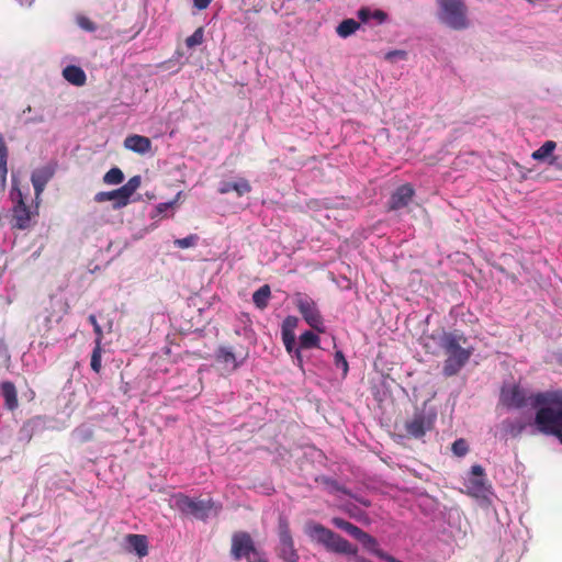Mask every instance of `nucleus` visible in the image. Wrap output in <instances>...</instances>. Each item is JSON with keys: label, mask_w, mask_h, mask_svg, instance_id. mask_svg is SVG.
Returning a JSON list of instances; mask_svg holds the SVG:
<instances>
[{"label": "nucleus", "mask_w": 562, "mask_h": 562, "mask_svg": "<svg viewBox=\"0 0 562 562\" xmlns=\"http://www.w3.org/2000/svg\"><path fill=\"white\" fill-rule=\"evenodd\" d=\"M8 159L0 160V175L3 179H5L8 173V167H7Z\"/></svg>", "instance_id": "nucleus-46"}, {"label": "nucleus", "mask_w": 562, "mask_h": 562, "mask_svg": "<svg viewBox=\"0 0 562 562\" xmlns=\"http://www.w3.org/2000/svg\"><path fill=\"white\" fill-rule=\"evenodd\" d=\"M102 344L100 341H94V348L91 355L90 367L95 373H100L102 369Z\"/></svg>", "instance_id": "nucleus-27"}, {"label": "nucleus", "mask_w": 562, "mask_h": 562, "mask_svg": "<svg viewBox=\"0 0 562 562\" xmlns=\"http://www.w3.org/2000/svg\"><path fill=\"white\" fill-rule=\"evenodd\" d=\"M524 427H525V426H524V425H521V424H519L517 427L513 426V427H512V432H513L514 435H518V434H520V432L524 430Z\"/></svg>", "instance_id": "nucleus-48"}, {"label": "nucleus", "mask_w": 562, "mask_h": 562, "mask_svg": "<svg viewBox=\"0 0 562 562\" xmlns=\"http://www.w3.org/2000/svg\"><path fill=\"white\" fill-rule=\"evenodd\" d=\"M220 193L225 194L235 191L238 196H243L251 191V186L246 179H240L237 182H224L218 189Z\"/></svg>", "instance_id": "nucleus-20"}, {"label": "nucleus", "mask_w": 562, "mask_h": 562, "mask_svg": "<svg viewBox=\"0 0 562 562\" xmlns=\"http://www.w3.org/2000/svg\"><path fill=\"white\" fill-rule=\"evenodd\" d=\"M257 549L251 536L246 531H236L232 536L231 554L235 560L249 559L250 554H257Z\"/></svg>", "instance_id": "nucleus-10"}, {"label": "nucleus", "mask_w": 562, "mask_h": 562, "mask_svg": "<svg viewBox=\"0 0 562 562\" xmlns=\"http://www.w3.org/2000/svg\"><path fill=\"white\" fill-rule=\"evenodd\" d=\"M371 9L368 7H362L358 10L357 15L361 22H368L371 19Z\"/></svg>", "instance_id": "nucleus-41"}, {"label": "nucleus", "mask_w": 562, "mask_h": 562, "mask_svg": "<svg viewBox=\"0 0 562 562\" xmlns=\"http://www.w3.org/2000/svg\"><path fill=\"white\" fill-rule=\"evenodd\" d=\"M63 77L69 83L76 87H82L86 85L87 76L82 68L69 65L63 69Z\"/></svg>", "instance_id": "nucleus-17"}, {"label": "nucleus", "mask_w": 562, "mask_h": 562, "mask_svg": "<svg viewBox=\"0 0 562 562\" xmlns=\"http://www.w3.org/2000/svg\"><path fill=\"white\" fill-rule=\"evenodd\" d=\"M124 147L134 153L144 155L151 148V140L142 135L133 134L124 139Z\"/></svg>", "instance_id": "nucleus-13"}, {"label": "nucleus", "mask_w": 562, "mask_h": 562, "mask_svg": "<svg viewBox=\"0 0 562 562\" xmlns=\"http://www.w3.org/2000/svg\"><path fill=\"white\" fill-rule=\"evenodd\" d=\"M304 531L312 541L322 544L329 552L339 554H356L357 552V547L319 522H306Z\"/></svg>", "instance_id": "nucleus-3"}, {"label": "nucleus", "mask_w": 562, "mask_h": 562, "mask_svg": "<svg viewBox=\"0 0 562 562\" xmlns=\"http://www.w3.org/2000/svg\"><path fill=\"white\" fill-rule=\"evenodd\" d=\"M304 531L312 541L322 544L329 552L339 554H356L357 552V547L319 522H306Z\"/></svg>", "instance_id": "nucleus-4"}, {"label": "nucleus", "mask_w": 562, "mask_h": 562, "mask_svg": "<svg viewBox=\"0 0 562 562\" xmlns=\"http://www.w3.org/2000/svg\"><path fill=\"white\" fill-rule=\"evenodd\" d=\"M501 402L508 408H522L527 405L537 408L533 420L537 430L558 438L562 443V391L528 393L515 384L502 389Z\"/></svg>", "instance_id": "nucleus-1"}, {"label": "nucleus", "mask_w": 562, "mask_h": 562, "mask_svg": "<svg viewBox=\"0 0 562 562\" xmlns=\"http://www.w3.org/2000/svg\"><path fill=\"white\" fill-rule=\"evenodd\" d=\"M439 20L450 29L460 31L469 27L468 8L463 0H438Z\"/></svg>", "instance_id": "nucleus-5"}, {"label": "nucleus", "mask_w": 562, "mask_h": 562, "mask_svg": "<svg viewBox=\"0 0 562 562\" xmlns=\"http://www.w3.org/2000/svg\"><path fill=\"white\" fill-rule=\"evenodd\" d=\"M130 551H134L139 558L148 554V540L144 535L130 533L125 537Z\"/></svg>", "instance_id": "nucleus-16"}, {"label": "nucleus", "mask_w": 562, "mask_h": 562, "mask_svg": "<svg viewBox=\"0 0 562 562\" xmlns=\"http://www.w3.org/2000/svg\"><path fill=\"white\" fill-rule=\"evenodd\" d=\"M124 180L122 170L117 167L111 168L103 177V181L106 184H120Z\"/></svg>", "instance_id": "nucleus-29"}, {"label": "nucleus", "mask_w": 562, "mask_h": 562, "mask_svg": "<svg viewBox=\"0 0 562 562\" xmlns=\"http://www.w3.org/2000/svg\"><path fill=\"white\" fill-rule=\"evenodd\" d=\"M140 176H134L130 178V180L124 186L121 187V193H124L126 199L130 201V198L140 187Z\"/></svg>", "instance_id": "nucleus-28"}, {"label": "nucleus", "mask_w": 562, "mask_h": 562, "mask_svg": "<svg viewBox=\"0 0 562 562\" xmlns=\"http://www.w3.org/2000/svg\"><path fill=\"white\" fill-rule=\"evenodd\" d=\"M0 387L5 407L9 411H14L19 405L15 385L10 381H5L1 383Z\"/></svg>", "instance_id": "nucleus-19"}, {"label": "nucleus", "mask_w": 562, "mask_h": 562, "mask_svg": "<svg viewBox=\"0 0 562 562\" xmlns=\"http://www.w3.org/2000/svg\"><path fill=\"white\" fill-rule=\"evenodd\" d=\"M211 1L212 0H193V4L196 9L204 10L210 5Z\"/></svg>", "instance_id": "nucleus-44"}, {"label": "nucleus", "mask_w": 562, "mask_h": 562, "mask_svg": "<svg viewBox=\"0 0 562 562\" xmlns=\"http://www.w3.org/2000/svg\"><path fill=\"white\" fill-rule=\"evenodd\" d=\"M359 22H357L353 19H346L338 24V26L336 27V33L340 37L346 38L352 35L357 30H359Z\"/></svg>", "instance_id": "nucleus-23"}, {"label": "nucleus", "mask_w": 562, "mask_h": 562, "mask_svg": "<svg viewBox=\"0 0 562 562\" xmlns=\"http://www.w3.org/2000/svg\"><path fill=\"white\" fill-rule=\"evenodd\" d=\"M8 159V147L4 142V137L0 134V160Z\"/></svg>", "instance_id": "nucleus-42"}, {"label": "nucleus", "mask_w": 562, "mask_h": 562, "mask_svg": "<svg viewBox=\"0 0 562 562\" xmlns=\"http://www.w3.org/2000/svg\"><path fill=\"white\" fill-rule=\"evenodd\" d=\"M470 495L479 497L486 492V482L484 477H471L467 483Z\"/></svg>", "instance_id": "nucleus-24"}, {"label": "nucleus", "mask_w": 562, "mask_h": 562, "mask_svg": "<svg viewBox=\"0 0 562 562\" xmlns=\"http://www.w3.org/2000/svg\"><path fill=\"white\" fill-rule=\"evenodd\" d=\"M292 353H294V358L296 360L297 366L302 369L303 368V357H302L300 349H294Z\"/></svg>", "instance_id": "nucleus-47"}, {"label": "nucleus", "mask_w": 562, "mask_h": 562, "mask_svg": "<svg viewBox=\"0 0 562 562\" xmlns=\"http://www.w3.org/2000/svg\"><path fill=\"white\" fill-rule=\"evenodd\" d=\"M331 521H333L334 526L346 531L348 535H350L355 539L362 530L358 526H356V525L351 524L350 521H347L342 518H339V517H334Z\"/></svg>", "instance_id": "nucleus-26"}, {"label": "nucleus", "mask_w": 562, "mask_h": 562, "mask_svg": "<svg viewBox=\"0 0 562 562\" xmlns=\"http://www.w3.org/2000/svg\"><path fill=\"white\" fill-rule=\"evenodd\" d=\"M88 321L92 325L93 331L97 336L94 341H100L102 344L103 330H102L101 326L99 325L95 315H93V314L89 315Z\"/></svg>", "instance_id": "nucleus-37"}, {"label": "nucleus", "mask_w": 562, "mask_h": 562, "mask_svg": "<svg viewBox=\"0 0 562 562\" xmlns=\"http://www.w3.org/2000/svg\"><path fill=\"white\" fill-rule=\"evenodd\" d=\"M74 434L81 443L90 441L93 438V431L87 427H79L74 431Z\"/></svg>", "instance_id": "nucleus-35"}, {"label": "nucleus", "mask_w": 562, "mask_h": 562, "mask_svg": "<svg viewBox=\"0 0 562 562\" xmlns=\"http://www.w3.org/2000/svg\"><path fill=\"white\" fill-rule=\"evenodd\" d=\"M295 305L306 324L317 333H325L326 327L324 325L323 316L317 308L316 303L311 297L297 294L295 297Z\"/></svg>", "instance_id": "nucleus-9"}, {"label": "nucleus", "mask_w": 562, "mask_h": 562, "mask_svg": "<svg viewBox=\"0 0 562 562\" xmlns=\"http://www.w3.org/2000/svg\"><path fill=\"white\" fill-rule=\"evenodd\" d=\"M216 360L231 370L237 369L240 364L231 347H220L216 353Z\"/></svg>", "instance_id": "nucleus-21"}, {"label": "nucleus", "mask_w": 562, "mask_h": 562, "mask_svg": "<svg viewBox=\"0 0 562 562\" xmlns=\"http://www.w3.org/2000/svg\"><path fill=\"white\" fill-rule=\"evenodd\" d=\"M94 201L99 203L105 201H114V207H123L128 204V200L126 199L125 194L121 193V188L109 192H98L94 196Z\"/></svg>", "instance_id": "nucleus-18"}, {"label": "nucleus", "mask_w": 562, "mask_h": 562, "mask_svg": "<svg viewBox=\"0 0 562 562\" xmlns=\"http://www.w3.org/2000/svg\"><path fill=\"white\" fill-rule=\"evenodd\" d=\"M437 419L434 409H416L411 418L404 423L405 436L407 438L420 439L430 431Z\"/></svg>", "instance_id": "nucleus-6"}, {"label": "nucleus", "mask_w": 562, "mask_h": 562, "mask_svg": "<svg viewBox=\"0 0 562 562\" xmlns=\"http://www.w3.org/2000/svg\"><path fill=\"white\" fill-rule=\"evenodd\" d=\"M473 477H484V469L480 464H475L471 468Z\"/></svg>", "instance_id": "nucleus-43"}, {"label": "nucleus", "mask_w": 562, "mask_h": 562, "mask_svg": "<svg viewBox=\"0 0 562 562\" xmlns=\"http://www.w3.org/2000/svg\"><path fill=\"white\" fill-rule=\"evenodd\" d=\"M452 452L457 456V457H463L468 453L469 451V446H468V442L464 440V439H458L456 440L453 443H452Z\"/></svg>", "instance_id": "nucleus-34"}, {"label": "nucleus", "mask_w": 562, "mask_h": 562, "mask_svg": "<svg viewBox=\"0 0 562 562\" xmlns=\"http://www.w3.org/2000/svg\"><path fill=\"white\" fill-rule=\"evenodd\" d=\"M54 175L55 168L53 165L43 166L32 172L31 181L36 195H40L44 191L46 184L54 177Z\"/></svg>", "instance_id": "nucleus-12"}, {"label": "nucleus", "mask_w": 562, "mask_h": 562, "mask_svg": "<svg viewBox=\"0 0 562 562\" xmlns=\"http://www.w3.org/2000/svg\"><path fill=\"white\" fill-rule=\"evenodd\" d=\"M175 203H176L175 201L167 202V203H159L156 206V210H157L158 213H162V212L167 211L169 207H172Z\"/></svg>", "instance_id": "nucleus-45"}, {"label": "nucleus", "mask_w": 562, "mask_h": 562, "mask_svg": "<svg viewBox=\"0 0 562 562\" xmlns=\"http://www.w3.org/2000/svg\"><path fill=\"white\" fill-rule=\"evenodd\" d=\"M557 148V143L553 140L544 142L537 150L531 154V157L538 161H548L551 166H558L557 157L553 151Z\"/></svg>", "instance_id": "nucleus-15"}, {"label": "nucleus", "mask_w": 562, "mask_h": 562, "mask_svg": "<svg viewBox=\"0 0 562 562\" xmlns=\"http://www.w3.org/2000/svg\"><path fill=\"white\" fill-rule=\"evenodd\" d=\"M297 324L299 318L296 316H286L282 322L281 334H294Z\"/></svg>", "instance_id": "nucleus-31"}, {"label": "nucleus", "mask_w": 562, "mask_h": 562, "mask_svg": "<svg viewBox=\"0 0 562 562\" xmlns=\"http://www.w3.org/2000/svg\"><path fill=\"white\" fill-rule=\"evenodd\" d=\"M334 363L337 368H341L342 375L346 376L349 370L348 361L345 358L342 351L337 350L334 356Z\"/></svg>", "instance_id": "nucleus-33"}, {"label": "nucleus", "mask_w": 562, "mask_h": 562, "mask_svg": "<svg viewBox=\"0 0 562 562\" xmlns=\"http://www.w3.org/2000/svg\"><path fill=\"white\" fill-rule=\"evenodd\" d=\"M77 23L82 30H85L87 32H94L97 30V24L88 16H85V15L78 16Z\"/></svg>", "instance_id": "nucleus-36"}, {"label": "nucleus", "mask_w": 562, "mask_h": 562, "mask_svg": "<svg viewBox=\"0 0 562 562\" xmlns=\"http://www.w3.org/2000/svg\"><path fill=\"white\" fill-rule=\"evenodd\" d=\"M278 557L283 562L286 561H299L300 555L294 547V540L290 529V522L284 515H280L278 519Z\"/></svg>", "instance_id": "nucleus-8"}, {"label": "nucleus", "mask_w": 562, "mask_h": 562, "mask_svg": "<svg viewBox=\"0 0 562 562\" xmlns=\"http://www.w3.org/2000/svg\"><path fill=\"white\" fill-rule=\"evenodd\" d=\"M254 562H268V561L266 559L259 558V559L255 560Z\"/></svg>", "instance_id": "nucleus-50"}, {"label": "nucleus", "mask_w": 562, "mask_h": 562, "mask_svg": "<svg viewBox=\"0 0 562 562\" xmlns=\"http://www.w3.org/2000/svg\"><path fill=\"white\" fill-rule=\"evenodd\" d=\"M371 19H374L378 22V24H383L387 20V14L386 12L376 9L371 12Z\"/></svg>", "instance_id": "nucleus-40"}, {"label": "nucleus", "mask_w": 562, "mask_h": 562, "mask_svg": "<svg viewBox=\"0 0 562 562\" xmlns=\"http://www.w3.org/2000/svg\"><path fill=\"white\" fill-rule=\"evenodd\" d=\"M440 345L446 353L442 373L447 378L457 375L474 352V347L469 346L468 338L458 330L445 331Z\"/></svg>", "instance_id": "nucleus-2"}, {"label": "nucleus", "mask_w": 562, "mask_h": 562, "mask_svg": "<svg viewBox=\"0 0 562 562\" xmlns=\"http://www.w3.org/2000/svg\"><path fill=\"white\" fill-rule=\"evenodd\" d=\"M13 227L19 229H25L30 226L31 221V212L30 209L24 203L22 196L20 195V200L13 207Z\"/></svg>", "instance_id": "nucleus-14"}, {"label": "nucleus", "mask_w": 562, "mask_h": 562, "mask_svg": "<svg viewBox=\"0 0 562 562\" xmlns=\"http://www.w3.org/2000/svg\"><path fill=\"white\" fill-rule=\"evenodd\" d=\"M199 237L195 234H191L184 238H179L173 241L175 246L184 249L195 246Z\"/></svg>", "instance_id": "nucleus-32"}, {"label": "nucleus", "mask_w": 562, "mask_h": 562, "mask_svg": "<svg viewBox=\"0 0 562 562\" xmlns=\"http://www.w3.org/2000/svg\"><path fill=\"white\" fill-rule=\"evenodd\" d=\"M270 296V286L268 284H265L254 292L252 302L259 310H265L268 306Z\"/></svg>", "instance_id": "nucleus-22"}, {"label": "nucleus", "mask_w": 562, "mask_h": 562, "mask_svg": "<svg viewBox=\"0 0 562 562\" xmlns=\"http://www.w3.org/2000/svg\"><path fill=\"white\" fill-rule=\"evenodd\" d=\"M282 341L284 344L285 350L289 353H292L295 349V334H282Z\"/></svg>", "instance_id": "nucleus-39"}, {"label": "nucleus", "mask_w": 562, "mask_h": 562, "mask_svg": "<svg viewBox=\"0 0 562 562\" xmlns=\"http://www.w3.org/2000/svg\"><path fill=\"white\" fill-rule=\"evenodd\" d=\"M407 58V52L402 49L390 50L385 54V59L389 61H395L396 59L405 60Z\"/></svg>", "instance_id": "nucleus-38"}, {"label": "nucleus", "mask_w": 562, "mask_h": 562, "mask_svg": "<svg viewBox=\"0 0 562 562\" xmlns=\"http://www.w3.org/2000/svg\"><path fill=\"white\" fill-rule=\"evenodd\" d=\"M175 507L184 515H191L196 519L206 520L214 502L209 499H193L183 493L172 496Z\"/></svg>", "instance_id": "nucleus-7"}, {"label": "nucleus", "mask_w": 562, "mask_h": 562, "mask_svg": "<svg viewBox=\"0 0 562 562\" xmlns=\"http://www.w3.org/2000/svg\"><path fill=\"white\" fill-rule=\"evenodd\" d=\"M300 348L311 349L319 347V337L311 330L304 331L299 338Z\"/></svg>", "instance_id": "nucleus-25"}, {"label": "nucleus", "mask_w": 562, "mask_h": 562, "mask_svg": "<svg viewBox=\"0 0 562 562\" xmlns=\"http://www.w3.org/2000/svg\"><path fill=\"white\" fill-rule=\"evenodd\" d=\"M353 558H355V562H371L370 560L361 557V555H358V551L356 552V554H351Z\"/></svg>", "instance_id": "nucleus-49"}, {"label": "nucleus", "mask_w": 562, "mask_h": 562, "mask_svg": "<svg viewBox=\"0 0 562 562\" xmlns=\"http://www.w3.org/2000/svg\"><path fill=\"white\" fill-rule=\"evenodd\" d=\"M415 194L412 184L405 183L400 186L391 195L389 201V209L396 211L408 205Z\"/></svg>", "instance_id": "nucleus-11"}, {"label": "nucleus", "mask_w": 562, "mask_h": 562, "mask_svg": "<svg viewBox=\"0 0 562 562\" xmlns=\"http://www.w3.org/2000/svg\"><path fill=\"white\" fill-rule=\"evenodd\" d=\"M204 41V30L203 27H198L192 35L187 37L186 45L188 48H194L195 46H199Z\"/></svg>", "instance_id": "nucleus-30"}]
</instances>
